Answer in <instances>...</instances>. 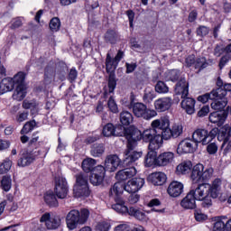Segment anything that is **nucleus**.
<instances>
[{"instance_id":"obj_14","label":"nucleus","mask_w":231,"mask_h":231,"mask_svg":"<svg viewBox=\"0 0 231 231\" xmlns=\"http://www.w3.org/2000/svg\"><path fill=\"white\" fill-rule=\"evenodd\" d=\"M153 106L156 113H165V111H169L172 106V97H164L158 98L154 101Z\"/></svg>"},{"instance_id":"obj_38","label":"nucleus","mask_w":231,"mask_h":231,"mask_svg":"<svg viewBox=\"0 0 231 231\" xmlns=\"http://www.w3.org/2000/svg\"><path fill=\"white\" fill-rule=\"evenodd\" d=\"M24 97H26V89L24 88V85L16 86V88L13 94L14 100L21 102Z\"/></svg>"},{"instance_id":"obj_26","label":"nucleus","mask_w":231,"mask_h":231,"mask_svg":"<svg viewBox=\"0 0 231 231\" xmlns=\"http://www.w3.org/2000/svg\"><path fill=\"white\" fill-rule=\"evenodd\" d=\"M116 204L112 205L113 210L118 214H129V208L126 207L125 202L120 197L115 198Z\"/></svg>"},{"instance_id":"obj_58","label":"nucleus","mask_w":231,"mask_h":231,"mask_svg":"<svg viewBox=\"0 0 231 231\" xmlns=\"http://www.w3.org/2000/svg\"><path fill=\"white\" fill-rule=\"evenodd\" d=\"M156 98V94L153 92L152 89H146L144 91L143 100L144 102L151 103L152 100Z\"/></svg>"},{"instance_id":"obj_40","label":"nucleus","mask_w":231,"mask_h":231,"mask_svg":"<svg viewBox=\"0 0 231 231\" xmlns=\"http://www.w3.org/2000/svg\"><path fill=\"white\" fill-rule=\"evenodd\" d=\"M95 165H97V161L93 158H88L82 162V169L85 172H93Z\"/></svg>"},{"instance_id":"obj_42","label":"nucleus","mask_w":231,"mask_h":231,"mask_svg":"<svg viewBox=\"0 0 231 231\" xmlns=\"http://www.w3.org/2000/svg\"><path fill=\"white\" fill-rule=\"evenodd\" d=\"M116 128H115V125L111 123H108L103 127L102 134L106 138H110V136H116Z\"/></svg>"},{"instance_id":"obj_61","label":"nucleus","mask_w":231,"mask_h":231,"mask_svg":"<svg viewBox=\"0 0 231 231\" xmlns=\"http://www.w3.org/2000/svg\"><path fill=\"white\" fill-rule=\"evenodd\" d=\"M107 106L112 113H118V106L116 105V102L115 101L113 97H109Z\"/></svg>"},{"instance_id":"obj_9","label":"nucleus","mask_w":231,"mask_h":231,"mask_svg":"<svg viewBox=\"0 0 231 231\" xmlns=\"http://www.w3.org/2000/svg\"><path fill=\"white\" fill-rule=\"evenodd\" d=\"M54 192L60 199H66L68 198V192L69 189L68 188V181L64 177H57L55 180Z\"/></svg>"},{"instance_id":"obj_37","label":"nucleus","mask_w":231,"mask_h":231,"mask_svg":"<svg viewBox=\"0 0 231 231\" xmlns=\"http://www.w3.org/2000/svg\"><path fill=\"white\" fill-rule=\"evenodd\" d=\"M128 214L139 221H145L147 219V215H145V212L133 207L129 208Z\"/></svg>"},{"instance_id":"obj_33","label":"nucleus","mask_w":231,"mask_h":231,"mask_svg":"<svg viewBox=\"0 0 231 231\" xmlns=\"http://www.w3.org/2000/svg\"><path fill=\"white\" fill-rule=\"evenodd\" d=\"M225 120H226V117L223 114L213 112L209 115V122L211 124H217L218 127H221L225 124Z\"/></svg>"},{"instance_id":"obj_8","label":"nucleus","mask_w":231,"mask_h":231,"mask_svg":"<svg viewBox=\"0 0 231 231\" xmlns=\"http://www.w3.org/2000/svg\"><path fill=\"white\" fill-rule=\"evenodd\" d=\"M40 223H44L47 230H57L60 226L62 220L60 216L47 212L41 217Z\"/></svg>"},{"instance_id":"obj_56","label":"nucleus","mask_w":231,"mask_h":231,"mask_svg":"<svg viewBox=\"0 0 231 231\" xmlns=\"http://www.w3.org/2000/svg\"><path fill=\"white\" fill-rule=\"evenodd\" d=\"M50 28L51 32H59L60 30V20L58 17H54L50 22Z\"/></svg>"},{"instance_id":"obj_4","label":"nucleus","mask_w":231,"mask_h":231,"mask_svg":"<svg viewBox=\"0 0 231 231\" xmlns=\"http://www.w3.org/2000/svg\"><path fill=\"white\" fill-rule=\"evenodd\" d=\"M212 176H214V168H205L201 163H198L193 166L190 174L193 183H198V181H208Z\"/></svg>"},{"instance_id":"obj_34","label":"nucleus","mask_w":231,"mask_h":231,"mask_svg":"<svg viewBox=\"0 0 231 231\" xmlns=\"http://www.w3.org/2000/svg\"><path fill=\"white\" fill-rule=\"evenodd\" d=\"M151 180L153 185H163L167 181V175L163 172H155L151 175Z\"/></svg>"},{"instance_id":"obj_47","label":"nucleus","mask_w":231,"mask_h":231,"mask_svg":"<svg viewBox=\"0 0 231 231\" xmlns=\"http://www.w3.org/2000/svg\"><path fill=\"white\" fill-rule=\"evenodd\" d=\"M155 91L161 95L169 93V87L163 81H158L155 85Z\"/></svg>"},{"instance_id":"obj_22","label":"nucleus","mask_w":231,"mask_h":231,"mask_svg":"<svg viewBox=\"0 0 231 231\" xmlns=\"http://www.w3.org/2000/svg\"><path fill=\"white\" fill-rule=\"evenodd\" d=\"M226 97V92L225 91L223 96H217V98L212 99L213 102L211 103V108H213L214 111H223V109L226 107V104H228Z\"/></svg>"},{"instance_id":"obj_45","label":"nucleus","mask_w":231,"mask_h":231,"mask_svg":"<svg viewBox=\"0 0 231 231\" xmlns=\"http://www.w3.org/2000/svg\"><path fill=\"white\" fill-rule=\"evenodd\" d=\"M1 188L5 192H8L12 189V177L5 175L1 180Z\"/></svg>"},{"instance_id":"obj_44","label":"nucleus","mask_w":231,"mask_h":231,"mask_svg":"<svg viewBox=\"0 0 231 231\" xmlns=\"http://www.w3.org/2000/svg\"><path fill=\"white\" fill-rule=\"evenodd\" d=\"M88 185V177L82 173L76 175V184L74 188L79 187H87Z\"/></svg>"},{"instance_id":"obj_27","label":"nucleus","mask_w":231,"mask_h":231,"mask_svg":"<svg viewBox=\"0 0 231 231\" xmlns=\"http://www.w3.org/2000/svg\"><path fill=\"white\" fill-rule=\"evenodd\" d=\"M14 80L12 78H5L0 82V95H5L9 91H14Z\"/></svg>"},{"instance_id":"obj_28","label":"nucleus","mask_w":231,"mask_h":231,"mask_svg":"<svg viewBox=\"0 0 231 231\" xmlns=\"http://www.w3.org/2000/svg\"><path fill=\"white\" fill-rule=\"evenodd\" d=\"M125 190V186L122 182H116L113 187L110 188L109 196L119 198V196H122L124 194V191Z\"/></svg>"},{"instance_id":"obj_50","label":"nucleus","mask_w":231,"mask_h":231,"mask_svg":"<svg viewBox=\"0 0 231 231\" xmlns=\"http://www.w3.org/2000/svg\"><path fill=\"white\" fill-rule=\"evenodd\" d=\"M35 125H37V123L35 121L27 122L21 130V134H28V133L33 131Z\"/></svg>"},{"instance_id":"obj_51","label":"nucleus","mask_w":231,"mask_h":231,"mask_svg":"<svg viewBox=\"0 0 231 231\" xmlns=\"http://www.w3.org/2000/svg\"><path fill=\"white\" fill-rule=\"evenodd\" d=\"M12 169V161L10 159H5L4 162L0 165V174H6L8 171Z\"/></svg>"},{"instance_id":"obj_63","label":"nucleus","mask_w":231,"mask_h":231,"mask_svg":"<svg viewBox=\"0 0 231 231\" xmlns=\"http://www.w3.org/2000/svg\"><path fill=\"white\" fill-rule=\"evenodd\" d=\"M110 226H111L107 222H100L97 225L96 230L97 231H108Z\"/></svg>"},{"instance_id":"obj_54","label":"nucleus","mask_w":231,"mask_h":231,"mask_svg":"<svg viewBox=\"0 0 231 231\" xmlns=\"http://www.w3.org/2000/svg\"><path fill=\"white\" fill-rule=\"evenodd\" d=\"M196 33L198 37H207L210 33V28L205 25H199L196 30Z\"/></svg>"},{"instance_id":"obj_48","label":"nucleus","mask_w":231,"mask_h":231,"mask_svg":"<svg viewBox=\"0 0 231 231\" xmlns=\"http://www.w3.org/2000/svg\"><path fill=\"white\" fill-rule=\"evenodd\" d=\"M89 181L91 185H94V187H98V185H102V183H104V179L91 171L89 176Z\"/></svg>"},{"instance_id":"obj_41","label":"nucleus","mask_w":231,"mask_h":231,"mask_svg":"<svg viewBox=\"0 0 231 231\" xmlns=\"http://www.w3.org/2000/svg\"><path fill=\"white\" fill-rule=\"evenodd\" d=\"M120 122L122 125H131L133 124V114L128 111H123L120 114Z\"/></svg>"},{"instance_id":"obj_57","label":"nucleus","mask_w":231,"mask_h":231,"mask_svg":"<svg viewBox=\"0 0 231 231\" xmlns=\"http://www.w3.org/2000/svg\"><path fill=\"white\" fill-rule=\"evenodd\" d=\"M106 168L102 165L96 166L93 170L92 172L99 177H101L102 180L106 178Z\"/></svg>"},{"instance_id":"obj_19","label":"nucleus","mask_w":231,"mask_h":231,"mask_svg":"<svg viewBox=\"0 0 231 231\" xmlns=\"http://www.w3.org/2000/svg\"><path fill=\"white\" fill-rule=\"evenodd\" d=\"M176 95H180L181 98L189 97V82L185 78H181L175 86Z\"/></svg>"},{"instance_id":"obj_39","label":"nucleus","mask_w":231,"mask_h":231,"mask_svg":"<svg viewBox=\"0 0 231 231\" xmlns=\"http://www.w3.org/2000/svg\"><path fill=\"white\" fill-rule=\"evenodd\" d=\"M44 201L49 207H59V201H57V197L52 191H47L44 195Z\"/></svg>"},{"instance_id":"obj_10","label":"nucleus","mask_w":231,"mask_h":231,"mask_svg":"<svg viewBox=\"0 0 231 231\" xmlns=\"http://www.w3.org/2000/svg\"><path fill=\"white\" fill-rule=\"evenodd\" d=\"M197 149H198V143H195L194 141L190 139H184L179 143L177 147V153L190 154L192 152H195Z\"/></svg>"},{"instance_id":"obj_15","label":"nucleus","mask_w":231,"mask_h":231,"mask_svg":"<svg viewBox=\"0 0 231 231\" xmlns=\"http://www.w3.org/2000/svg\"><path fill=\"white\" fill-rule=\"evenodd\" d=\"M152 129H154L157 134L162 132V130L167 129V127H171V121L169 117L164 116L159 119H155L151 123Z\"/></svg>"},{"instance_id":"obj_25","label":"nucleus","mask_w":231,"mask_h":231,"mask_svg":"<svg viewBox=\"0 0 231 231\" xmlns=\"http://www.w3.org/2000/svg\"><path fill=\"white\" fill-rule=\"evenodd\" d=\"M33 162H35V155L32 152L26 151L22 153V157L18 161V166L28 167V165H31Z\"/></svg>"},{"instance_id":"obj_46","label":"nucleus","mask_w":231,"mask_h":231,"mask_svg":"<svg viewBox=\"0 0 231 231\" xmlns=\"http://www.w3.org/2000/svg\"><path fill=\"white\" fill-rule=\"evenodd\" d=\"M172 138H178L183 134V125L180 124H175L171 126Z\"/></svg>"},{"instance_id":"obj_7","label":"nucleus","mask_w":231,"mask_h":231,"mask_svg":"<svg viewBox=\"0 0 231 231\" xmlns=\"http://www.w3.org/2000/svg\"><path fill=\"white\" fill-rule=\"evenodd\" d=\"M136 143H130L125 151V160L123 161L124 167H130L134 162L142 158V152L136 151Z\"/></svg>"},{"instance_id":"obj_21","label":"nucleus","mask_w":231,"mask_h":231,"mask_svg":"<svg viewBox=\"0 0 231 231\" xmlns=\"http://www.w3.org/2000/svg\"><path fill=\"white\" fill-rule=\"evenodd\" d=\"M174 162V152H164L157 157L158 167H166Z\"/></svg>"},{"instance_id":"obj_1","label":"nucleus","mask_w":231,"mask_h":231,"mask_svg":"<svg viewBox=\"0 0 231 231\" xmlns=\"http://www.w3.org/2000/svg\"><path fill=\"white\" fill-rule=\"evenodd\" d=\"M124 59V51H118L115 58L111 57V54L108 52L106 58V73L109 74L108 77V89L104 88V95L107 97V93H113L116 88V79H115V71L118 68L119 62Z\"/></svg>"},{"instance_id":"obj_13","label":"nucleus","mask_w":231,"mask_h":231,"mask_svg":"<svg viewBox=\"0 0 231 231\" xmlns=\"http://www.w3.org/2000/svg\"><path fill=\"white\" fill-rule=\"evenodd\" d=\"M125 136L128 142L127 145H129L130 143H135L136 146H138V141H140V139L142 138L143 133L138 130V128L130 126L125 129Z\"/></svg>"},{"instance_id":"obj_60","label":"nucleus","mask_w":231,"mask_h":231,"mask_svg":"<svg viewBox=\"0 0 231 231\" xmlns=\"http://www.w3.org/2000/svg\"><path fill=\"white\" fill-rule=\"evenodd\" d=\"M225 228H226V224L223 222L222 220H217L213 224L212 230L213 231H225Z\"/></svg>"},{"instance_id":"obj_23","label":"nucleus","mask_w":231,"mask_h":231,"mask_svg":"<svg viewBox=\"0 0 231 231\" xmlns=\"http://www.w3.org/2000/svg\"><path fill=\"white\" fill-rule=\"evenodd\" d=\"M167 192L171 198H178L183 192V184L180 181H172L169 185Z\"/></svg>"},{"instance_id":"obj_49","label":"nucleus","mask_w":231,"mask_h":231,"mask_svg":"<svg viewBox=\"0 0 231 231\" xmlns=\"http://www.w3.org/2000/svg\"><path fill=\"white\" fill-rule=\"evenodd\" d=\"M14 86H24V73L19 72L12 78Z\"/></svg>"},{"instance_id":"obj_16","label":"nucleus","mask_w":231,"mask_h":231,"mask_svg":"<svg viewBox=\"0 0 231 231\" xmlns=\"http://www.w3.org/2000/svg\"><path fill=\"white\" fill-rule=\"evenodd\" d=\"M225 90L221 88L213 89L210 93H206L202 96L198 97L199 102H202V104H207L208 100H216L217 97H224Z\"/></svg>"},{"instance_id":"obj_36","label":"nucleus","mask_w":231,"mask_h":231,"mask_svg":"<svg viewBox=\"0 0 231 231\" xmlns=\"http://www.w3.org/2000/svg\"><path fill=\"white\" fill-rule=\"evenodd\" d=\"M191 169H192V162L184 161L177 166L176 172L177 174H187L188 172L190 171Z\"/></svg>"},{"instance_id":"obj_11","label":"nucleus","mask_w":231,"mask_h":231,"mask_svg":"<svg viewBox=\"0 0 231 231\" xmlns=\"http://www.w3.org/2000/svg\"><path fill=\"white\" fill-rule=\"evenodd\" d=\"M192 140L194 143H202V145H208L211 138L208 136V131L203 128L196 129L192 134Z\"/></svg>"},{"instance_id":"obj_62","label":"nucleus","mask_w":231,"mask_h":231,"mask_svg":"<svg viewBox=\"0 0 231 231\" xmlns=\"http://www.w3.org/2000/svg\"><path fill=\"white\" fill-rule=\"evenodd\" d=\"M195 219L196 221H199L201 223L202 221H207V219H208V216H207V214H204L201 211H196Z\"/></svg>"},{"instance_id":"obj_5","label":"nucleus","mask_w":231,"mask_h":231,"mask_svg":"<svg viewBox=\"0 0 231 231\" xmlns=\"http://www.w3.org/2000/svg\"><path fill=\"white\" fill-rule=\"evenodd\" d=\"M142 139L149 143V151H158L162 147V134H157L152 128L146 129L143 132Z\"/></svg>"},{"instance_id":"obj_18","label":"nucleus","mask_w":231,"mask_h":231,"mask_svg":"<svg viewBox=\"0 0 231 231\" xmlns=\"http://www.w3.org/2000/svg\"><path fill=\"white\" fill-rule=\"evenodd\" d=\"M136 168L134 166L130 168H126L124 170H120L116 174V179L118 181H125V180H129V178H133L136 176Z\"/></svg>"},{"instance_id":"obj_32","label":"nucleus","mask_w":231,"mask_h":231,"mask_svg":"<svg viewBox=\"0 0 231 231\" xmlns=\"http://www.w3.org/2000/svg\"><path fill=\"white\" fill-rule=\"evenodd\" d=\"M221 179H215L212 184H209L212 199H216L219 196L221 190Z\"/></svg>"},{"instance_id":"obj_17","label":"nucleus","mask_w":231,"mask_h":231,"mask_svg":"<svg viewBox=\"0 0 231 231\" xmlns=\"http://www.w3.org/2000/svg\"><path fill=\"white\" fill-rule=\"evenodd\" d=\"M120 165V158L116 155H108L105 160V169L108 172H115Z\"/></svg>"},{"instance_id":"obj_43","label":"nucleus","mask_w":231,"mask_h":231,"mask_svg":"<svg viewBox=\"0 0 231 231\" xmlns=\"http://www.w3.org/2000/svg\"><path fill=\"white\" fill-rule=\"evenodd\" d=\"M180 79V70L171 69L165 73V80L168 82H176Z\"/></svg>"},{"instance_id":"obj_6","label":"nucleus","mask_w":231,"mask_h":231,"mask_svg":"<svg viewBox=\"0 0 231 231\" xmlns=\"http://www.w3.org/2000/svg\"><path fill=\"white\" fill-rule=\"evenodd\" d=\"M132 109L134 116L137 118H143V120H151L155 116H158V112L154 109L147 108V106L143 103H134Z\"/></svg>"},{"instance_id":"obj_59","label":"nucleus","mask_w":231,"mask_h":231,"mask_svg":"<svg viewBox=\"0 0 231 231\" xmlns=\"http://www.w3.org/2000/svg\"><path fill=\"white\" fill-rule=\"evenodd\" d=\"M105 41L110 42V44H115V42H116V32H115V31L106 32Z\"/></svg>"},{"instance_id":"obj_3","label":"nucleus","mask_w":231,"mask_h":231,"mask_svg":"<svg viewBox=\"0 0 231 231\" xmlns=\"http://www.w3.org/2000/svg\"><path fill=\"white\" fill-rule=\"evenodd\" d=\"M191 192L197 201H202L201 207H203V208H210V207H212V191L210 190V184H199L196 189H191Z\"/></svg>"},{"instance_id":"obj_24","label":"nucleus","mask_w":231,"mask_h":231,"mask_svg":"<svg viewBox=\"0 0 231 231\" xmlns=\"http://www.w3.org/2000/svg\"><path fill=\"white\" fill-rule=\"evenodd\" d=\"M183 98V100L181 101V107L182 109H184V111H186V113L188 115H194L196 109H195V106H196V100H194V98L192 97H181Z\"/></svg>"},{"instance_id":"obj_2","label":"nucleus","mask_w":231,"mask_h":231,"mask_svg":"<svg viewBox=\"0 0 231 231\" xmlns=\"http://www.w3.org/2000/svg\"><path fill=\"white\" fill-rule=\"evenodd\" d=\"M89 218V210L83 208L70 210L66 217L67 227L69 230H75L79 225H84Z\"/></svg>"},{"instance_id":"obj_35","label":"nucleus","mask_w":231,"mask_h":231,"mask_svg":"<svg viewBox=\"0 0 231 231\" xmlns=\"http://www.w3.org/2000/svg\"><path fill=\"white\" fill-rule=\"evenodd\" d=\"M75 198H88L91 191L89 186H80L73 189Z\"/></svg>"},{"instance_id":"obj_30","label":"nucleus","mask_w":231,"mask_h":231,"mask_svg":"<svg viewBox=\"0 0 231 231\" xmlns=\"http://www.w3.org/2000/svg\"><path fill=\"white\" fill-rule=\"evenodd\" d=\"M106 152V146L104 143H94L91 145L90 154L94 158H100Z\"/></svg>"},{"instance_id":"obj_20","label":"nucleus","mask_w":231,"mask_h":231,"mask_svg":"<svg viewBox=\"0 0 231 231\" xmlns=\"http://www.w3.org/2000/svg\"><path fill=\"white\" fill-rule=\"evenodd\" d=\"M196 197L190 190L187 196L180 201V206L186 210H194L196 208Z\"/></svg>"},{"instance_id":"obj_29","label":"nucleus","mask_w":231,"mask_h":231,"mask_svg":"<svg viewBox=\"0 0 231 231\" xmlns=\"http://www.w3.org/2000/svg\"><path fill=\"white\" fill-rule=\"evenodd\" d=\"M157 150H150L148 152L144 163L146 167H152V165H158V153L156 152Z\"/></svg>"},{"instance_id":"obj_12","label":"nucleus","mask_w":231,"mask_h":231,"mask_svg":"<svg viewBox=\"0 0 231 231\" xmlns=\"http://www.w3.org/2000/svg\"><path fill=\"white\" fill-rule=\"evenodd\" d=\"M145 185L143 178H134L125 184V190L129 194H136Z\"/></svg>"},{"instance_id":"obj_53","label":"nucleus","mask_w":231,"mask_h":231,"mask_svg":"<svg viewBox=\"0 0 231 231\" xmlns=\"http://www.w3.org/2000/svg\"><path fill=\"white\" fill-rule=\"evenodd\" d=\"M162 138V145H163V140H171L172 138V132L169 127L164 128L162 132H160Z\"/></svg>"},{"instance_id":"obj_55","label":"nucleus","mask_w":231,"mask_h":231,"mask_svg":"<svg viewBox=\"0 0 231 231\" xmlns=\"http://www.w3.org/2000/svg\"><path fill=\"white\" fill-rule=\"evenodd\" d=\"M208 66V63L207 62V59L205 58H199L195 60V69H205Z\"/></svg>"},{"instance_id":"obj_31","label":"nucleus","mask_w":231,"mask_h":231,"mask_svg":"<svg viewBox=\"0 0 231 231\" xmlns=\"http://www.w3.org/2000/svg\"><path fill=\"white\" fill-rule=\"evenodd\" d=\"M231 136V127L229 125H226L218 130L217 138L219 142H226Z\"/></svg>"},{"instance_id":"obj_52","label":"nucleus","mask_w":231,"mask_h":231,"mask_svg":"<svg viewBox=\"0 0 231 231\" xmlns=\"http://www.w3.org/2000/svg\"><path fill=\"white\" fill-rule=\"evenodd\" d=\"M160 205H162V202L158 199H152L148 203V207L150 208H152L151 212H160V213L163 212V209H156V208H154V207H160Z\"/></svg>"},{"instance_id":"obj_64","label":"nucleus","mask_w":231,"mask_h":231,"mask_svg":"<svg viewBox=\"0 0 231 231\" xmlns=\"http://www.w3.org/2000/svg\"><path fill=\"white\" fill-rule=\"evenodd\" d=\"M131 230V226L128 224H120L116 226L115 231H129Z\"/></svg>"}]
</instances>
